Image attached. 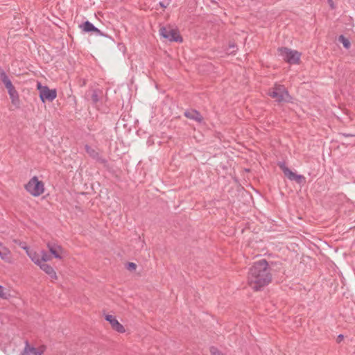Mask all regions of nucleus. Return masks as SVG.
<instances>
[{
  "instance_id": "f257e3e1",
  "label": "nucleus",
  "mask_w": 355,
  "mask_h": 355,
  "mask_svg": "<svg viewBox=\"0 0 355 355\" xmlns=\"http://www.w3.org/2000/svg\"><path fill=\"white\" fill-rule=\"evenodd\" d=\"M248 280L254 291H259L270 283L271 275L266 259H262L253 263L248 272Z\"/></svg>"
},
{
  "instance_id": "f03ea898",
  "label": "nucleus",
  "mask_w": 355,
  "mask_h": 355,
  "mask_svg": "<svg viewBox=\"0 0 355 355\" xmlns=\"http://www.w3.org/2000/svg\"><path fill=\"white\" fill-rule=\"evenodd\" d=\"M268 95L277 102H288L291 96L284 85H275L268 91Z\"/></svg>"
},
{
  "instance_id": "7ed1b4c3",
  "label": "nucleus",
  "mask_w": 355,
  "mask_h": 355,
  "mask_svg": "<svg viewBox=\"0 0 355 355\" xmlns=\"http://www.w3.org/2000/svg\"><path fill=\"white\" fill-rule=\"evenodd\" d=\"M26 190L33 196H39L44 191V185L37 177H33L25 185Z\"/></svg>"
},
{
  "instance_id": "20e7f679",
  "label": "nucleus",
  "mask_w": 355,
  "mask_h": 355,
  "mask_svg": "<svg viewBox=\"0 0 355 355\" xmlns=\"http://www.w3.org/2000/svg\"><path fill=\"white\" fill-rule=\"evenodd\" d=\"M278 53L279 55L289 64H297L300 60V54L297 51L281 47L278 49Z\"/></svg>"
},
{
  "instance_id": "39448f33",
  "label": "nucleus",
  "mask_w": 355,
  "mask_h": 355,
  "mask_svg": "<svg viewBox=\"0 0 355 355\" xmlns=\"http://www.w3.org/2000/svg\"><path fill=\"white\" fill-rule=\"evenodd\" d=\"M37 89L40 92V98L41 101L52 102L57 96L55 89H50L47 86H42L40 83H37Z\"/></svg>"
},
{
  "instance_id": "423d86ee",
  "label": "nucleus",
  "mask_w": 355,
  "mask_h": 355,
  "mask_svg": "<svg viewBox=\"0 0 355 355\" xmlns=\"http://www.w3.org/2000/svg\"><path fill=\"white\" fill-rule=\"evenodd\" d=\"M159 34L170 42H182V40L178 32L171 27L160 28Z\"/></svg>"
},
{
  "instance_id": "0eeeda50",
  "label": "nucleus",
  "mask_w": 355,
  "mask_h": 355,
  "mask_svg": "<svg viewBox=\"0 0 355 355\" xmlns=\"http://www.w3.org/2000/svg\"><path fill=\"white\" fill-rule=\"evenodd\" d=\"M279 166L282 170L284 175L291 181H295L299 184H302L305 182V178L303 175H297L291 171L284 163H280Z\"/></svg>"
},
{
  "instance_id": "6e6552de",
  "label": "nucleus",
  "mask_w": 355,
  "mask_h": 355,
  "mask_svg": "<svg viewBox=\"0 0 355 355\" xmlns=\"http://www.w3.org/2000/svg\"><path fill=\"white\" fill-rule=\"evenodd\" d=\"M24 348L20 355H42L46 349L44 345L35 347L31 345L28 340L24 342Z\"/></svg>"
},
{
  "instance_id": "1a4fd4ad",
  "label": "nucleus",
  "mask_w": 355,
  "mask_h": 355,
  "mask_svg": "<svg viewBox=\"0 0 355 355\" xmlns=\"http://www.w3.org/2000/svg\"><path fill=\"white\" fill-rule=\"evenodd\" d=\"M47 247L55 258L58 259H62L64 251L60 245L53 242H49L47 243Z\"/></svg>"
},
{
  "instance_id": "9d476101",
  "label": "nucleus",
  "mask_w": 355,
  "mask_h": 355,
  "mask_svg": "<svg viewBox=\"0 0 355 355\" xmlns=\"http://www.w3.org/2000/svg\"><path fill=\"white\" fill-rule=\"evenodd\" d=\"M105 319L106 321L109 322L110 325L112 326V328L116 331L119 333H124L125 332V328L119 322V321L116 320V318L112 315H105Z\"/></svg>"
},
{
  "instance_id": "9b49d317",
  "label": "nucleus",
  "mask_w": 355,
  "mask_h": 355,
  "mask_svg": "<svg viewBox=\"0 0 355 355\" xmlns=\"http://www.w3.org/2000/svg\"><path fill=\"white\" fill-rule=\"evenodd\" d=\"M39 266L52 280H56L58 279L57 274L51 266L46 263H42Z\"/></svg>"
},
{
  "instance_id": "f8f14e48",
  "label": "nucleus",
  "mask_w": 355,
  "mask_h": 355,
  "mask_svg": "<svg viewBox=\"0 0 355 355\" xmlns=\"http://www.w3.org/2000/svg\"><path fill=\"white\" fill-rule=\"evenodd\" d=\"M85 149L87 152V153L94 159L99 162H101V163H104L105 162V160L100 156V154L98 153V151L96 149V148H92L91 146H89V145H85Z\"/></svg>"
},
{
  "instance_id": "ddd939ff",
  "label": "nucleus",
  "mask_w": 355,
  "mask_h": 355,
  "mask_svg": "<svg viewBox=\"0 0 355 355\" xmlns=\"http://www.w3.org/2000/svg\"><path fill=\"white\" fill-rule=\"evenodd\" d=\"M184 116L191 120H194L198 123H201L203 121V117L200 113L196 110H189L184 112Z\"/></svg>"
},
{
  "instance_id": "4468645a",
  "label": "nucleus",
  "mask_w": 355,
  "mask_h": 355,
  "mask_svg": "<svg viewBox=\"0 0 355 355\" xmlns=\"http://www.w3.org/2000/svg\"><path fill=\"white\" fill-rule=\"evenodd\" d=\"M8 93L9 94V96L10 98L12 103L16 106L19 107L20 104L19 94L17 91L15 89V87L12 86L10 88L7 89Z\"/></svg>"
},
{
  "instance_id": "2eb2a0df",
  "label": "nucleus",
  "mask_w": 355,
  "mask_h": 355,
  "mask_svg": "<svg viewBox=\"0 0 355 355\" xmlns=\"http://www.w3.org/2000/svg\"><path fill=\"white\" fill-rule=\"evenodd\" d=\"M0 258L8 262L11 263L10 251L0 241Z\"/></svg>"
},
{
  "instance_id": "dca6fc26",
  "label": "nucleus",
  "mask_w": 355,
  "mask_h": 355,
  "mask_svg": "<svg viewBox=\"0 0 355 355\" xmlns=\"http://www.w3.org/2000/svg\"><path fill=\"white\" fill-rule=\"evenodd\" d=\"M27 255L29 257L31 261L34 262L36 265L40 266V264H42L40 253L31 250L27 251Z\"/></svg>"
},
{
  "instance_id": "f3484780",
  "label": "nucleus",
  "mask_w": 355,
  "mask_h": 355,
  "mask_svg": "<svg viewBox=\"0 0 355 355\" xmlns=\"http://www.w3.org/2000/svg\"><path fill=\"white\" fill-rule=\"evenodd\" d=\"M0 77L6 89L13 86L11 80L4 71L2 70L0 72Z\"/></svg>"
},
{
  "instance_id": "a211bd4d",
  "label": "nucleus",
  "mask_w": 355,
  "mask_h": 355,
  "mask_svg": "<svg viewBox=\"0 0 355 355\" xmlns=\"http://www.w3.org/2000/svg\"><path fill=\"white\" fill-rule=\"evenodd\" d=\"M80 27L83 31L87 33L96 30V27L94 26V24L89 22V21H86L85 22H84L82 25H80Z\"/></svg>"
},
{
  "instance_id": "6ab92c4d",
  "label": "nucleus",
  "mask_w": 355,
  "mask_h": 355,
  "mask_svg": "<svg viewBox=\"0 0 355 355\" xmlns=\"http://www.w3.org/2000/svg\"><path fill=\"white\" fill-rule=\"evenodd\" d=\"M338 40L340 42H341L343 45V46L346 49H349L351 46L350 42L347 38H346L343 35H340L338 37Z\"/></svg>"
},
{
  "instance_id": "aec40b11",
  "label": "nucleus",
  "mask_w": 355,
  "mask_h": 355,
  "mask_svg": "<svg viewBox=\"0 0 355 355\" xmlns=\"http://www.w3.org/2000/svg\"><path fill=\"white\" fill-rule=\"evenodd\" d=\"M40 260H41L42 263H46V261H48L51 259V257L44 250H42L40 252Z\"/></svg>"
},
{
  "instance_id": "412c9836",
  "label": "nucleus",
  "mask_w": 355,
  "mask_h": 355,
  "mask_svg": "<svg viewBox=\"0 0 355 355\" xmlns=\"http://www.w3.org/2000/svg\"><path fill=\"white\" fill-rule=\"evenodd\" d=\"M237 47L234 43H230L228 48L226 50V53L228 55L234 54L236 52Z\"/></svg>"
},
{
  "instance_id": "4be33fe9",
  "label": "nucleus",
  "mask_w": 355,
  "mask_h": 355,
  "mask_svg": "<svg viewBox=\"0 0 355 355\" xmlns=\"http://www.w3.org/2000/svg\"><path fill=\"white\" fill-rule=\"evenodd\" d=\"M210 352L212 355H223V354H220V352H218V350L214 347H211L210 348Z\"/></svg>"
},
{
  "instance_id": "5701e85b",
  "label": "nucleus",
  "mask_w": 355,
  "mask_h": 355,
  "mask_svg": "<svg viewBox=\"0 0 355 355\" xmlns=\"http://www.w3.org/2000/svg\"><path fill=\"white\" fill-rule=\"evenodd\" d=\"M0 297L1 298H6V293L5 292V288L0 285Z\"/></svg>"
},
{
  "instance_id": "b1692460",
  "label": "nucleus",
  "mask_w": 355,
  "mask_h": 355,
  "mask_svg": "<svg viewBox=\"0 0 355 355\" xmlns=\"http://www.w3.org/2000/svg\"><path fill=\"white\" fill-rule=\"evenodd\" d=\"M92 99L94 103H97L98 101V96L96 92H94L92 95Z\"/></svg>"
},
{
  "instance_id": "393cba45",
  "label": "nucleus",
  "mask_w": 355,
  "mask_h": 355,
  "mask_svg": "<svg viewBox=\"0 0 355 355\" xmlns=\"http://www.w3.org/2000/svg\"><path fill=\"white\" fill-rule=\"evenodd\" d=\"M170 3V1H163L159 2V5L162 8H166Z\"/></svg>"
},
{
  "instance_id": "a878e982",
  "label": "nucleus",
  "mask_w": 355,
  "mask_h": 355,
  "mask_svg": "<svg viewBox=\"0 0 355 355\" xmlns=\"http://www.w3.org/2000/svg\"><path fill=\"white\" fill-rule=\"evenodd\" d=\"M127 268L130 270H133L136 268V264L132 262H130L128 263Z\"/></svg>"
},
{
  "instance_id": "bb28decb",
  "label": "nucleus",
  "mask_w": 355,
  "mask_h": 355,
  "mask_svg": "<svg viewBox=\"0 0 355 355\" xmlns=\"http://www.w3.org/2000/svg\"><path fill=\"white\" fill-rule=\"evenodd\" d=\"M94 32L96 33V34L97 35H101V36H105V34H103L98 28H97L96 27V30H94Z\"/></svg>"
},
{
  "instance_id": "cd10ccee",
  "label": "nucleus",
  "mask_w": 355,
  "mask_h": 355,
  "mask_svg": "<svg viewBox=\"0 0 355 355\" xmlns=\"http://www.w3.org/2000/svg\"><path fill=\"white\" fill-rule=\"evenodd\" d=\"M328 1V3L329 5V6L331 7V9H334L335 8V5H334V3L333 1V0H327Z\"/></svg>"
},
{
  "instance_id": "c85d7f7f",
  "label": "nucleus",
  "mask_w": 355,
  "mask_h": 355,
  "mask_svg": "<svg viewBox=\"0 0 355 355\" xmlns=\"http://www.w3.org/2000/svg\"><path fill=\"white\" fill-rule=\"evenodd\" d=\"M343 338H344L343 335H342V334L338 335L337 337V340H336L337 343H340L343 340Z\"/></svg>"
},
{
  "instance_id": "c756f323",
  "label": "nucleus",
  "mask_w": 355,
  "mask_h": 355,
  "mask_svg": "<svg viewBox=\"0 0 355 355\" xmlns=\"http://www.w3.org/2000/svg\"><path fill=\"white\" fill-rule=\"evenodd\" d=\"M21 248L26 250V252L27 253V251H30L26 245H21Z\"/></svg>"
}]
</instances>
